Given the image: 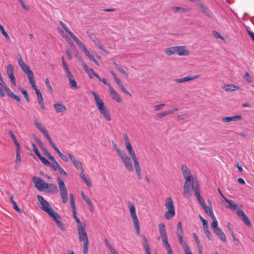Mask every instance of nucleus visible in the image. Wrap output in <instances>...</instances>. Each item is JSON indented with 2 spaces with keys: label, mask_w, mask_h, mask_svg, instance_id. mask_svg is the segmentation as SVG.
<instances>
[{
  "label": "nucleus",
  "mask_w": 254,
  "mask_h": 254,
  "mask_svg": "<svg viewBox=\"0 0 254 254\" xmlns=\"http://www.w3.org/2000/svg\"><path fill=\"white\" fill-rule=\"evenodd\" d=\"M123 136L125 141L126 148L128 150V153L133 160L134 169L137 178L139 180H141L142 179V176L141 174V169L134 151L130 143L129 139L126 133H124L123 134Z\"/></svg>",
  "instance_id": "obj_1"
},
{
  "label": "nucleus",
  "mask_w": 254,
  "mask_h": 254,
  "mask_svg": "<svg viewBox=\"0 0 254 254\" xmlns=\"http://www.w3.org/2000/svg\"><path fill=\"white\" fill-rule=\"evenodd\" d=\"M91 93L94 97L96 105L100 114L104 117L107 121H111L112 120V117L109 111L105 107L103 101L100 98L99 95L95 92L92 91Z\"/></svg>",
  "instance_id": "obj_2"
},
{
  "label": "nucleus",
  "mask_w": 254,
  "mask_h": 254,
  "mask_svg": "<svg viewBox=\"0 0 254 254\" xmlns=\"http://www.w3.org/2000/svg\"><path fill=\"white\" fill-rule=\"evenodd\" d=\"M113 147L119 155L126 169L129 172L132 171L133 170V167L131 158L128 156L123 151L119 148L116 144L113 145Z\"/></svg>",
  "instance_id": "obj_3"
},
{
  "label": "nucleus",
  "mask_w": 254,
  "mask_h": 254,
  "mask_svg": "<svg viewBox=\"0 0 254 254\" xmlns=\"http://www.w3.org/2000/svg\"><path fill=\"white\" fill-rule=\"evenodd\" d=\"M158 228L159 234L162 239V243L165 249L167 251L168 254H173V251L170 245L168 243V237L165 225L163 223L159 224L158 225Z\"/></svg>",
  "instance_id": "obj_4"
},
{
  "label": "nucleus",
  "mask_w": 254,
  "mask_h": 254,
  "mask_svg": "<svg viewBox=\"0 0 254 254\" xmlns=\"http://www.w3.org/2000/svg\"><path fill=\"white\" fill-rule=\"evenodd\" d=\"M77 229L79 241L83 242L84 243L83 253L84 254H87L88 252L89 241L85 230V226H79Z\"/></svg>",
  "instance_id": "obj_5"
},
{
  "label": "nucleus",
  "mask_w": 254,
  "mask_h": 254,
  "mask_svg": "<svg viewBox=\"0 0 254 254\" xmlns=\"http://www.w3.org/2000/svg\"><path fill=\"white\" fill-rule=\"evenodd\" d=\"M18 63L23 71L27 75L29 83L35 81L34 75L29 66L22 59L20 54L17 55Z\"/></svg>",
  "instance_id": "obj_6"
},
{
  "label": "nucleus",
  "mask_w": 254,
  "mask_h": 254,
  "mask_svg": "<svg viewBox=\"0 0 254 254\" xmlns=\"http://www.w3.org/2000/svg\"><path fill=\"white\" fill-rule=\"evenodd\" d=\"M128 207L129 210L130 216L133 223L136 234L137 236H139L140 235V225L139 220L136 213L135 206L132 202L129 201L128 203Z\"/></svg>",
  "instance_id": "obj_7"
},
{
  "label": "nucleus",
  "mask_w": 254,
  "mask_h": 254,
  "mask_svg": "<svg viewBox=\"0 0 254 254\" xmlns=\"http://www.w3.org/2000/svg\"><path fill=\"white\" fill-rule=\"evenodd\" d=\"M185 183L184 186L183 195L186 198H189L191 195V191L194 187L195 189V185L198 183L196 179H190L185 180Z\"/></svg>",
  "instance_id": "obj_8"
},
{
  "label": "nucleus",
  "mask_w": 254,
  "mask_h": 254,
  "mask_svg": "<svg viewBox=\"0 0 254 254\" xmlns=\"http://www.w3.org/2000/svg\"><path fill=\"white\" fill-rule=\"evenodd\" d=\"M165 206L168 210L165 212V217L166 219L170 220L175 215L174 203L171 197H168L166 198Z\"/></svg>",
  "instance_id": "obj_9"
},
{
  "label": "nucleus",
  "mask_w": 254,
  "mask_h": 254,
  "mask_svg": "<svg viewBox=\"0 0 254 254\" xmlns=\"http://www.w3.org/2000/svg\"><path fill=\"white\" fill-rule=\"evenodd\" d=\"M37 198L40 203V207L44 211L47 212L50 216L54 215L56 211L52 208L50 204L47 201L43 196L38 195Z\"/></svg>",
  "instance_id": "obj_10"
},
{
  "label": "nucleus",
  "mask_w": 254,
  "mask_h": 254,
  "mask_svg": "<svg viewBox=\"0 0 254 254\" xmlns=\"http://www.w3.org/2000/svg\"><path fill=\"white\" fill-rule=\"evenodd\" d=\"M57 181L59 184L60 195L64 203L67 202L68 199L67 191L64 182L59 177H57Z\"/></svg>",
  "instance_id": "obj_11"
},
{
  "label": "nucleus",
  "mask_w": 254,
  "mask_h": 254,
  "mask_svg": "<svg viewBox=\"0 0 254 254\" xmlns=\"http://www.w3.org/2000/svg\"><path fill=\"white\" fill-rule=\"evenodd\" d=\"M69 200L72 211L73 216L77 223V228H79V226H84L81 224L80 219L76 216V206L74 202V195L72 193H70L69 194Z\"/></svg>",
  "instance_id": "obj_12"
},
{
  "label": "nucleus",
  "mask_w": 254,
  "mask_h": 254,
  "mask_svg": "<svg viewBox=\"0 0 254 254\" xmlns=\"http://www.w3.org/2000/svg\"><path fill=\"white\" fill-rule=\"evenodd\" d=\"M32 181L34 184L35 187L40 191H42L46 189L47 183L44 182L41 178L34 177L32 179Z\"/></svg>",
  "instance_id": "obj_13"
},
{
  "label": "nucleus",
  "mask_w": 254,
  "mask_h": 254,
  "mask_svg": "<svg viewBox=\"0 0 254 254\" xmlns=\"http://www.w3.org/2000/svg\"><path fill=\"white\" fill-rule=\"evenodd\" d=\"M197 5L199 6L201 11L208 17L212 18L214 17L213 12L207 7H206L201 2L198 1Z\"/></svg>",
  "instance_id": "obj_14"
},
{
  "label": "nucleus",
  "mask_w": 254,
  "mask_h": 254,
  "mask_svg": "<svg viewBox=\"0 0 254 254\" xmlns=\"http://www.w3.org/2000/svg\"><path fill=\"white\" fill-rule=\"evenodd\" d=\"M67 155L72 162L74 166L77 170H82V164L81 161L76 159L75 157L71 153H68Z\"/></svg>",
  "instance_id": "obj_15"
},
{
  "label": "nucleus",
  "mask_w": 254,
  "mask_h": 254,
  "mask_svg": "<svg viewBox=\"0 0 254 254\" xmlns=\"http://www.w3.org/2000/svg\"><path fill=\"white\" fill-rule=\"evenodd\" d=\"M194 195H195L196 198L198 201L199 203H200V204L201 205V206L202 207L206 204L204 200L201 197L199 187L198 183H197V184L195 185Z\"/></svg>",
  "instance_id": "obj_16"
},
{
  "label": "nucleus",
  "mask_w": 254,
  "mask_h": 254,
  "mask_svg": "<svg viewBox=\"0 0 254 254\" xmlns=\"http://www.w3.org/2000/svg\"><path fill=\"white\" fill-rule=\"evenodd\" d=\"M66 76L69 81L70 88L72 89H78V87L73 74L71 72H69L68 74H66Z\"/></svg>",
  "instance_id": "obj_17"
},
{
  "label": "nucleus",
  "mask_w": 254,
  "mask_h": 254,
  "mask_svg": "<svg viewBox=\"0 0 254 254\" xmlns=\"http://www.w3.org/2000/svg\"><path fill=\"white\" fill-rule=\"evenodd\" d=\"M54 215H51V217H52L54 220L55 221L56 224H57L58 227L62 231H64L65 230V227L64 226V225L62 222L60 220V219L61 218L60 216L59 215V214L56 212L54 213Z\"/></svg>",
  "instance_id": "obj_18"
},
{
  "label": "nucleus",
  "mask_w": 254,
  "mask_h": 254,
  "mask_svg": "<svg viewBox=\"0 0 254 254\" xmlns=\"http://www.w3.org/2000/svg\"><path fill=\"white\" fill-rule=\"evenodd\" d=\"M109 90L110 94L113 100L116 101L118 103H120L122 101V99L119 94L117 93L111 85H109Z\"/></svg>",
  "instance_id": "obj_19"
},
{
  "label": "nucleus",
  "mask_w": 254,
  "mask_h": 254,
  "mask_svg": "<svg viewBox=\"0 0 254 254\" xmlns=\"http://www.w3.org/2000/svg\"><path fill=\"white\" fill-rule=\"evenodd\" d=\"M182 174L185 180L193 179L190 169L186 165H182L181 167Z\"/></svg>",
  "instance_id": "obj_20"
},
{
  "label": "nucleus",
  "mask_w": 254,
  "mask_h": 254,
  "mask_svg": "<svg viewBox=\"0 0 254 254\" xmlns=\"http://www.w3.org/2000/svg\"><path fill=\"white\" fill-rule=\"evenodd\" d=\"M81 195L82 198L84 200V201L88 205L90 211L91 212H93L94 211V206L93 205V203H92V202L91 201V200L84 193L83 191H81Z\"/></svg>",
  "instance_id": "obj_21"
},
{
  "label": "nucleus",
  "mask_w": 254,
  "mask_h": 254,
  "mask_svg": "<svg viewBox=\"0 0 254 254\" xmlns=\"http://www.w3.org/2000/svg\"><path fill=\"white\" fill-rule=\"evenodd\" d=\"M237 214L238 216L242 217L243 221L244 222V223H245V224L247 226H252V224H251L250 220H249L248 217L247 216V215L245 214V213L242 210H238L237 211Z\"/></svg>",
  "instance_id": "obj_22"
},
{
  "label": "nucleus",
  "mask_w": 254,
  "mask_h": 254,
  "mask_svg": "<svg viewBox=\"0 0 254 254\" xmlns=\"http://www.w3.org/2000/svg\"><path fill=\"white\" fill-rule=\"evenodd\" d=\"M176 53L180 56H187L190 55V52L185 46H176Z\"/></svg>",
  "instance_id": "obj_23"
},
{
  "label": "nucleus",
  "mask_w": 254,
  "mask_h": 254,
  "mask_svg": "<svg viewBox=\"0 0 254 254\" xmlns=\"http://www.w3.org/2000/svg\"><path fill=\"white\" fill-rule=\"evenodd\" d=\"M199 76L198 75H195L193 76H188L184 77L182 78L175 79L174 81L175 82H176L177 83H183V82L190 81L192 80L195 79H197L199 77Z\"/></svg>",
  "instance_id": "obj_24"
},
{
  "label": "nucleus",
  "mask_w": 254,
  "mask_h": 254,
  "mask_svg": "<svg viewBox=\"0 0 254 254\" xmlns=\"http://www.w3.org/2000/svg\"><path fill=\"white\" fill-rule=\"evenodd\" d=\"M54 107L57 113H62L66 110V107L61 102L54 104Z\"/></svg>",
  "instance_id": "obj_25"
},
{
  "label": "nucleus",
  "mask_w": 254,
  "mask_h": 254,
  "mask_svg": "<svg viewBox=\"0 0 254 254\" xmlns=\"http://www.w3.org/2000/svg\"><path fill=\"white\" fill-rule=\"evenodd\" d=\"M242 120L241 115H237L232 117H226L222 118V121L225 123H229L231 121H238Z\"/></svg>",
  "instance_id": "obj_26"
},
{
  "label": "nucleus",
  "mask_w": 254,
  "mask_h": 254,
  "mask_svg": "<svg viewBox=\"0 0 254 254\" xmlns=\"http://www.w3.org/2000/svg\"><path fill=\"white\" fill-rule=\"evenodd\" d=\"M216 235L223 242H226V237L222 230L219 228L213 231Z\"/></svg>",
  "instance_id": "obj_27"
},
{
  "label": "nucleus",
  "mask_w": 254,
  "mask_h": 254,
  "mask_svg": "<svg viewBox=\"0 0 254 254\" xmlns=\"http://www.w3.org/2000/svg\"><path fill=\"white\" fill-rule=\"evenodd\" d=\"M222 88L225 91L230 92L237 91L239 89V87L234 84H226L222 87Z\"/></svg>",
  "instance_id": "obj_28"
},
{
  "label": "nucleus",
  "mask_w": 254,
  "mask_h": 254,
  "mask_svg": "<svg viewBox=\"0 0 254 254\" xmlns=\"http://www.w3.org/2000/svg\"><path fill=\"white\" fill-rule=\"evenodd\" d=\"M172 10L175 12H179L180 13H185L189 12L191 10L190 8H184L178 6H173L171 8Z\"/></svg>",
  "instance_id": "obj_29"
},
{
  "label": "nucleus",
  "mask_w": 254,
  "mask_h": 254,
  "mask_svg": "<svg viewBox=\"0 0 254 254\" xmlns=\"http://www.w3.org/2000/svg\"><path fill=\"white\" fill-rule=\"evenodd\" d=\"M46 189H48L49 192L53 194L56 193L58 190L57 185L54 184L47 183Z\"/></svg>",
  "instance_id": "obj_30"
},
{
  "label": "nucleus",
  "mask_w": 254,
  "mask_h": 254,
  "mask_svg": "<svg viewBox=\"0 0 254 254\" xmlns=\"http://www.w3.org/2000/svg\"><path fill=\"white\" fill-rule=\"evenodd\" d=\"M31 87L35 91L38 101L43 100L42 94L39 89L36 86L35 81L30 83Z\"/></svg>",
  "instance_id": "obj_31"
},
{
  "label": "nucleus",
  "mask_w": 254,
  "mask_h": 254,
  "mask_svg": "<svg viewBox=\"0 0 254 254\" xmlns=\"http://www.w3.org/2000/svg\"><path fill=\"white\" fill-rule=\"evenodd\" d=\"M104 241L111 254H119L117 251L114 248L107 238H105Z\"/></svg>",
  "instance_id": "obj_32"
},
{
  "label": "nucleus",
  "mask_w": 254,
  "mask_h": 254,
  "mask_svg": "<svg viewBox=\"0 0 254 254\" xmlns=\"http://www.w3.org/2000/svg\"><path fill=\"white\" fill-rule=\"evenodd\" d=\"M143 246L147 254H151L147 240L144 236L143 237Z\"/></svg>",
  "instance_id": "obj_33"
},
{
  "label": "nucleus",
  "mask_w": 254,
  "mask_h": 254,
  "mask_svg": "<svg viewBox=\"0 0 254 254\" xmlns=\"http://www.w3.org/2000/svg\"><path fill=\"white\" fill-rule=\"evenodd\" d=\"M70 37H71L73 39V40L76 42V43L78 45L79 48H81L82 50H83L84 48H86L84 44L81 41H80L78 39V38L74 35V34H73Z\"/></svg>",
  "instance_id": "obj_34"
},
{
  "label": "nucleus",
  "mask_w": 254,
  "mask_h": 254,
  "mask_svg": "<svg viewBox=\"0 0 254 254\" xmlns=\"http://www.w3.org/2000/svg\"><path fill=\"white\" fill-rule=\"evenodd\" d=\"M177 236L179 239V241L180 244L181 245L184 250L189 248V247L188 246V245L187 244L186 242H185L183 240V235H177Z\"/></svg>",
  "instance_id": "obj_35"
},
{
  "label": "nucleus",
  "mask_w": 254,
  "mask_h": 254,
  "mask_svg": "<svg viewBox=\"0 0 254 254\" xmlns=\"http://www.w3.org/2000/svg\"><path fill=\"white\" fill-rule=\"evenodd\" d=\"M203 208L204 209L205 212L209 215L211 217L215 216L212 207L210 205V206H208L206 204L203 207Z\"/></svg>",
  "instance_id": "obj_36"
},
{
  "label": "nucleus",
  "mask_w": 254,
  "mask_h": 254,
  "mask_svg": "<svg viewBox=\"0 0 254 254\" xmlns=\"http://www.w3.org/2000/svg\"><path fill=\"white\" fill-rule=\"evenodd\" d=\"M52 162V164L51 163V165L48 166V167H50L51 169L54 171L58 170L59 169V167H60L61 166L59 164L58 162L56 161L55 158H54V160H51Z\"/></svg>",
  "instance_id": "obj_37"
},
{
  "label": "nucleus",
  "mask_w": 254,
  "mask_h": 254,
  "mask_svg": "<svg viewBox=\"0 0 254 254\" xmlns=\"http://www.w3.org/2000/svg\"><path fill=\"white\" fill-rule=\"evenodd\" d=\"M165 54L168 56H171L176 53V46L167 48L165 50Z\"/></svg>",
  "instance_id": "obj_38"
},
{
  "label": "nucleus",
  "mask_w": 254,
  "mask_h": 254,
  "mask_svg": "<svg viewBox=\"0 0 254 254\" xmlns=\"http://www.w3.org/2000/svg\"><path fill=\"white\" fill-rule=\"evenodd\" d=\"M7 94H8V95L13 98L16 101H20V98L17 96L16 95H15L11 90H10V89H7Z\"/></svg>",
  "instance_id": "obj_39"
},
{
  "label": "nucleus",
  "mask_w": 254,
  "mask_h": 254,
  "mask_svg": "<svg viewBox=\"0 0 254 254\" xmlns=\"http://www.w3.org/2000/svg\"><path fill=\"white\" fill-rule=\"evenodd\" d=\"M34 125L36 127L43 133L44 134L46 133L47 130L42 126V125L37 122L36 121H34Z\"/></svg>",
  "instance_id": "obj_40"
},
{
  "label": "nucleus",
  "mask_w": 254,
  "mask_h": 254,
  "mask_svg": "<svg viewBox=\"0 0 254 254\" xmlns=\"http://www.w3.org/2000/svg\"><path fill=\"white\" fill-rule=\"evenodd\" d=\"M212 220H213L212 223H211V226L213 229V231H214V230H216L217 229L219 228V227L218 226V222L216 220V218L215 216L211 217Z\"/></svg>",
  "instance_id": "obj_41"
},
{
  "label": "nucleus",
  "mask_w": 254,
  "mask_h": 254,
  "mask_svg": "<svg viewBox=\"0 0 254 254\" xmlns=\"http://www.w3.org/2000/svg\"><path fill=\"white\" fill-rule=\"evenodd\" d=\"M203 229L205 233L206 234V236L208 238V239L209 240H211V238H210L211 234H210V232L208 230V223H206L205 224H203Z\"/></svg>",
  "instance_id": "obj_42"
},
{
  "label": "nucleus",
  "mask_w": 254,
  "mask_h": 254,
  "mask_svg": "<svg viewBox=\"0 0 254 254\" xmlns=\"http://www.w3.org/2000/svg\"><path fill=\"white\" fill-rule=\"evenodd\" d=\"M183 230L182 228V224L181 222H178L177 224V235H183Z\"/></svg>",
  "instance_id": "obj_43"
},
{
  "label": "nucleus",
  "mask_w": 254,
  "mask_h": 254,
  "mask_svg": "<svg viewBox=\"0 0 254 254\" xmlns=\"http://www.w3.org/2000/svg\"><path fill=\"white\" fill-rule=\"evenodd\" d=\"M6 72H7V74L8 77L10 76H11L12 75H14V69L11 64H8L7 65V69H6Z\"/></svg>",
  "instance_id": "obj_44"
},
{
  "label": "nucleus",
  "mask_w": 254,
  "mask_h": 254,
  "mask_svg": "<svg viewBox=\"0 0 254 254\" xmlns=\"http://www.w3.org/2000/svg\"><path fill=\"white\" fill-rule=\"evenodd\" d=\"M61 26L63 27V28L64 29V30L69 35V36L71 37L74 34L69 29L68 27L66 26V25L64 23L63 21H60V22Z\"/></svg>",
  "instance_id": "obj_45"
},
{
  "label": "nucleus",
  "mask_w": 254,
  "mask_h": 254,
  "mask_svg": "<svg viewBox=\"0 0 254 254\" xmlns=\"http://www.w3.org/2000/svg\"><path fill=\"white\" fill-rule=\"evenodd\" d=\"M92 41L95 44V45H97L99 47V48H100L102 51L106 52V50L103 47V46L101 44L100 41L99 40V39L97 38H95L92 39Z\"/></svg>",
  "instance_id": "obj_46"
},
{
  "label": "nucleus",
  "mask_w": 254,
  "mask_h": 254,
  "mask_svg": "<svg viewBox=\"0 0 254 254\" xmlns=\"http://www.w3.org/2000/svg\"><path fill=\"white\" fill-rule=\"evenodd\" d=\"M0 30L1 33H2V34L5 38L6 40H7L8 41H10V38L8 34L7 33V32H5L3 26L1 25V24H0Z\"/></svg>",
  "instance_id": "obj_47"
},
{
  "label": "nucleus",
  "mask_w": 254,
  "mask_h": 254,
  "mask_svg": "<svg viewBox=\"0 0 254 254\" xmlns=\"http://www.w3.org/2000/svg\"><path fill=\"white\" fill-rule=\"evenodd\" d=\"M62 63H63V65L64 67V71H65L66 74H68L69 72H71L69 70L68 65L65 62L64 57H62Z\"/></svg>",
  "instance_id": "obj_48"
},
{
  "label": "nucleus",
  "mask_w": 254,
  "mask_h": 254,
  "mask_svg": "<svg viewBox=\"0 0 254 254\" xmlns=\"http://www.w3.org/2000/svg\"><path fill=\"white\" fill-rule=\"evenodd\" d=\"M35 139L37 143L39 144V147H40L43 152L44 151V150H45L46 149H47V148L44 145L42 142L39 138L35 137Z\"/></svg>",
  "instance_id": "obj_49"
},
{
  "label": "nucleus",
  "mask_w": 254,
  "mask_h": 254,
  "mask_svg": "<svg viewBox=\"0 0 254 254\" xmlns=\"http://www.w3.org/2000/svg\"><path fill=\"white\" fill-rule=\"evenodd\" d=\"M57 153L59 155V156L61 157V158L65 162H67L68 161V159L67 157L64 155L63 153H62L60 150H58L57 152Z\"/></svg>",
  "instance_id": "obj_50"
},
{
  "label": "nucleus",
  "mask_w": 254,
  "mask_h": 254,
  "mask_svg": "<svg viewBox=\"0 0 254 254\" xmlns=\"http://www.w3.org/2000/svg\"><path fill=\"white\" fill-rule=\"evenodd\" d=\"M41 162L46 166L51 165V163L49 161H48L46 158H45L44 157H42V156L38 158Z\"/></svg>",
  "instance_id": "obj_51"
},
{
  "label": "nucleus",
  "mask_w": 254,
  "mask_h": 254,
  "mask_svg": "<svg viewBox=\"0 0 254 254\" xmlns=\"http://www.w3.org/2000/svg\"><path fill=\"white\" fill-rule=\"evenodd\" d=\"M20 90L23 94V95L24 98H25L26 100L27 101V102H29L30 101V100H29V96H28L27 91L23 89H20Z\"/></svg>",
  "instance_id": "obj_52"
},
{
  "label": "nucleus",
  "mask_w": 254,
  "mask_h": 254,
  "mask_svg": "<svg viewBox=\"0 0 254 254\" xmlns=\"http://www.w3.org/2000/svg\"><path fill=\"white\" fill-rule=\"evenodd\" d=\"M32 146L33 150L34 153H35V154L37 155V156L38 158L41 157V155L40 153L39 152V151H38V149L36 147L35 144L34 143H32Z\"/></svg>",
  "instance_id": "obj_53"
},
{
  "label": "nucleus",
  "mask_w": 254,
  "mask_h": 254,
  "mask_svg": "<svg viewBox=\"0 0 254 254\" xmlns=\"http://www.w3.org/2000/svg\"><path fill=\"white\" fill-rule=\"evenodd\" d=\"M244 79L249 83H251L252 82V78L248 72L245 73Z\"/></svg>",
  "instance_id": "obj_54"
},
{
  "label": "nucleus",
  "mask_w": 254,
  "mask_h": 254,
  "mask_svg": "<svg viewBox=\"0 0 254 254\" xmlns=\"http://www.w3.org/2000/svg\"><path fill=\"white\" fill-rule=\"evenodd\" d=\"M44 154L46 157L50 160H54V157L50 153L47 149H46L43 151Z\"/></svg>",
  "instance_id": "obj_55"
},
{
  "label": "nucleus",
  "mask_w": 254,
  "mask_h": 254,
  "mask_svg": "<svg viewBox=\"0 0 254 254\" xmlns=\"http://www.w3.org/2000/svg\"><path fill=\"white\" fill-rule=\"evenodd\" d=\"M44 154L46 157L50 160H54V157L50 153L47 149H46L43 151Z\"/></svg>",
  "instance_id": "obj_56"
},
{
  "label": "nucleus",
  "mask_w": 254,
  "mask_h": 254,
  "mask_svg": "<svg viewBox=\"0 0 254 254\" xmlns=\"http://www.w3.org/2000/svg\"><path fill=\"white\" fill-rule=\"evenodd\" d=\"M82 67L83 68L84 70H85V72L87 73H88L89 71H92V68H89L88 65L85 64V63H83L82 64Z\"/></svg>",
  "instance_id": "obj_57"
},
{
  "label": "nucleus",
  "mask_w": 254,
  "mask_h": 254,
  "mask_svg": "<svg viewBox=\"0 0 254 254\" xmlns=\"http://www.w3.org/2000/svg\"><path fill=\"white\" fill-rule=\"evenodd\" d=\"M82 67L83 68L84 70H85V72L87 73H88L89 71H92V68H89L88 65L85 64V63H83L82 64Z\"/></svg>",
  "instance_id": "obj_58"
},
{
  "label": "nucleus",
  "mask_w": 254,
  "mask_h": 254,
  "mask_svg": "<svg viewBox=\"0 0 254 254\" xmlns=\"http://www.w3.org/2000/svg\"><path fill=\"white\" fill-rule=\"evenodd\" d=\"M82 67L83 68L84 70H85V72L87 73H88L89 71H92V68H89L88 65L85 64V63H83L82 64Z\"/></svg>",
  "instance_id": "obj_59"
},
{
  "label": "nucleus",
  "mask_w": 254,
  "mask_h": 254,
  "mask_svg": "<svg viewBox=\"0 0 254 254\" xmlns=\"http://www.w3.org/2000/svg\"><path fill=\"white\" fill-rule=\"evenodd\" d=\"M168 115H169V112H168L167 111H166V112H163L161 113L158 114L156 115V118L158 119H160V118H162Z\"/></svg>",
  "instance_id": "obj_60"
},
{
  "label": "nucleus",
  "mask_w": 254,
  "mask_h": 254,
  "mask_svg": "<svg viewBox=\"0 0 254 254\" xmlns=\"http://www.w3.org/2000/svg\"><path fill=\"white\" fill-rule=\"evenodd\" d=\"M58 171H59V172L60 173L61 175H62L64 176H65V177H67L68 176H67V173L65 172V171L63 169V168L61 166L59 167Z\"/></svg>",
  "instance_id": "obj_61"
},
{
  "label": "nucleus",
  "mask_w": 254,
  "mask_h": 254,
  "mask_svg": "<svg viewBox=\"0 0 254 254\" xmlns=\"http://www.w3.org/2000/svg\"><path fill=\"white\" fill-rule=\"evenodd\" d=\"M192 235H193V237L195 239V241L197 245L198 248L199 249V248L201 247H200V241L199 240V239L195 233H193Z\"/></svg>",
  "instance_id": "obj_62"
},
{
  "label": "nucleus",
  "mask_w": 254,
  "mask_h": 254,
  "mask_svg": "<svg viewBox=\"0 0 254 254\" xmlns=\"http://www.w3.org/2000/svg\"><path fill=\"white\" fill-rule=\"evenodd\" d=\"M224 200L229 205V208L234 203V201L233 200L228 199V198H227L225 197H224Z\"/></svg>",
  "instance_id": "obj_63"
},
{
  "label": "nucleus",
  "mask_w": 254,
  "mask_h": 254,
  "mask_svg": "<svg viewBox=\"0 0 254 254\" xmlns=\"http://www.w3.org/2000/svg\"><path fill=\"white\" fill-rule=\"evenodd\" d=\"M189 117L188 114L179 115L177 116V118L179 120H185Z\"/></svg>",
  "instance_id": "obj_64"
}]
</instances>
